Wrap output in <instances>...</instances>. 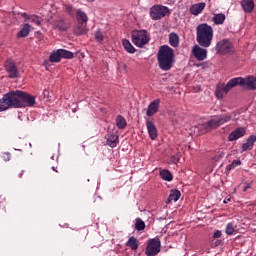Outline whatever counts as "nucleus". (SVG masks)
Returning a JSON list of instances; mask_svg holds the SVG:
<instances>
[{
    "mask_svg": "<svg viewBox=\"0 0 256 256\" xmlns=\"http://www.w3.org/2000/svg\"><path fill=\"white\" fill-rule=\"evenodd\" d=\"M53 29H57V31H60L61 33L67 31L68 29H71V21L67 19L64 16H60L53 20L52 22Z\"/></svg>",
    "mask_w": 256,
    "mask_h": 256,
    "instance_id": "nucleus-11",
    "label": "nucleus"
},
{
    "mask_svg": "<svg viewBox=\"0 0 256 256\" xmlns=\"http://www.w3.org/2000/svg\"><path fill=\"white\" fill-rule=\"evenodd\" d=\"M64 11H66L68 15H75V10L73 9V6L71 4L64 5Z\"/></svg>",
    "mask_w": 256,
    "mask_h": 256,
    "instance_id": "nucleus-36",
    "label": "nucleus"
},
{
    "mask_svg": "<svg viewBox=\"0 0 256 256\" xmlns=\"http://www.w3.org/2000/svg\"><path fill=\"white\" fill-rule=\"evenodd\" d=\"M49 61L51 63H59L61 61V54L59 50L50 55Z\"/></svg>",
    "mask_w": 256,
    "mask_h": 256,
    "instance_id": "nucleus-32",
    "label": "nucleus"
},
{
    "mask_svg": "<svg viewBox=\"0 0 256 256\" xmlns=\"http://www.w3.org/2000/svg\"><path fill=\"white\" fill-rule=\"evenodd\" d=\"M95 40L97 43H103L105 39V35H103V32H101V29H98L94 34Z\"/></svg>",
    "mask_w": 256,
    "mask_h": 256,
    "instance_id": "nucleus-34",
    "label": "nucleus"
},
{
    "mask_svg": "<svg viewBox=\"0 0 256 256\" xmlns=\"http://www.w3.org/2000/svg\"><path fill=\"white\" fill-rule=\"evenodd\" d=\"M160 103H161L160 99H155L148 105V108L146 111L147 117H153V115L159 112Z\"/></svg>",
    "mask_w": 256,
    "mask_h": 256,
    "instance_id": "nucleus-16",
    "label": "nucleus"
},
{
    "mask_svg": "<svg viewBox=\"0 0 256 256\" xmlns=\"http://www.w3.org/2000/svg\"><path fill=\"white\" fill-rule=\"evenodd\" d=\"M146 129L148 131V135L152 141H155L157 139L159 133L157 131V126L155 125V122L146 120Z\"/></svg>",
    "mask_w": 256,
    "mask_h": 256,
    "instance_id": "nucleus-15",
    "label": "nucleus"
},
{
    "mask_svg": "<svg viewBox=\"0 0 256 256\" xmlns=\"http://www.w3.org/2000/svg\"><path fill=\"white\" fill-rule=\"evenodd\" d=\"M149 41L150 38L145 30H134L132 32V43H134L136 47H143L147 45Z\"/></svg>",
    "mask_w": 256,
    "mask_h": 256,
    "instance_id": "nucleus-8",
    "label": "nucleus"
},
{
    "mask_svg": "<svg viewBox=\"0 0 256 256\" xmlns=\"http://www.w3.org/2000/svg\"><path fill=\"white\" fill-rule=\"evenodd\" d=\"M171 161L175 164L179 163V161H181V154L177 153L174 156H172Z\"/></svg>",
    "mask_w": 256,
    "mask_h": 256,
    "instance_id": "nucleus-38",
    "label": "nucleus"
},
{
    "mask_svg": "<svg viewBox=\"0 0 256 256\" xmlns=\"http://www.w3.org/2000/svg\"><path fill=\"white\" fill-rule=\"evenodd\" d=\"M219 237H221V231L215 230L214 234H213V238L214 239H219Z\"/></svg>",
    "mask_w": 256,
    "mask_h": 256,
    "instance_id": "nucleus-42",
    "label": "nucleus"
},
{
    "mask_svg": "<svg viewBox=\"0 0 256 256\" xmlns=\"http://www.w3.org/2000/svg\"><path fill=\"white\" fill-rule=\"evenodd\" d=\"M116 126L118 129H125L127 127V120L123 116L119 115L116 117Z\"/></svg>",
    "mask_w": 256,
    "mask_h": 256,
    "instance_id": "nucleus-31",
    "label": "nucleus"
},
{
    "mask_svg": "<svg viewBox=\"0 0 256 256\" xmlns=\"http://www.w3.org/2000/svg\"><path fill=\"white\" fill-rule=\"evenodd\" d=\"M196 41L200 47L207 49L213 43V27L207 23L199 24L196 27Z\"/></svg>",
    "mask_w": 256,
    "mask_h": 256,
    "instance_id": "nucleus-2",
    "label": "nucleus"
},
{
    "mask_svg": "<svg viewBox=\"0 0 256 256\" xmlns=\"http://www.w3.org/2000/svg\"><path fill=\"white\" fill-rule=\"evenodd\" d=\"M223 157H225L224 152H218V154H216V155L213 157V160H214V161H220V159H223Z\"/></svg>",
    "mask_w": 256,
    "mask_h": 256,
    "instance_id": "nucleus-39",
    "label": "nucleus"
},
{
    "mask_svg": "<svg viewBox=\"0 0 256 256\" xmlns=\"http://www.w3.org/2000/svg\"><path fill=\"white\" fill-rule=\"evenodd\" d=\"M227 171H231V169H235V166L231 163L226 167Z\"/></svg>",
    "mask_w": 256,
    "mask_h": 256,
    "instance_id": "nucleus-44",
    "label": "nucleus"
},
{
    "mask_svg": "<svg viewBox=\"0 0 256 256\" xmlns=\"http://www.w3.org/2000/svg\"><path fill=\"white\" fill-rule=\"evenodd\" d=\"M232 165H233L234 167H238V165H241V162H240L239 160H234V161L232 162Z\"/></svg>",
    "mask_w": 256,
    "mask_h": 256,
    "instance_id": "nucleus-43",
    "label": "nucleus"
},
{
    "mask_svg": "<svg viewBox=\"0 0 256 256\" xmlns=\"http://www.w3.org/2000/svg\"><path fill=\"white\" fill-rule=\"evenodd\" d=\"M181 199V191L179 190H171L170 195L168 197V202L171 203V201L177 202Z\"/></svg>",
    "mask_w": 256,
    "mask_h": 256,
    "instance_id": "nucleus-28",
    "label": "nucleus"
},
{
    "mask_svg": "<svg viewBox=\"0 0 256 256\" xmlns=\"http://www.w3.org/2000/svg\"><path fill=\"white\" fill-rule=\"evenodd\" d=\"M226 16L223 13L214 14L212 21L214 25H223L225 23Z\"/></svg>",
    "mask_w": 256,
    "mask_h": 256,
    "instance_id": "nucleus-25",
    "label": "nucleus"
},
{
    "mask_svg": "<svg viewBox=\"0 0 256 256\" xmlns=\"http://www.w3.org/2000/svg\"><path fill=\"white\" fill-rule=\"evenodd\" d=\"M23 173H25V171H21V173L19 174V177L21 178V177H23Z\"/></svg>",
    "mask_w": 256,
    "mask_h": 256,
    "instance_id": "nucleus-47",
    "label": "nucleus"
},
{
    "mask_svg": "<svg viewBox=\"0 0 256 256\" xmlns=\"http://www.w3.org/2000/svg\"><path fill=\"white\" fill-rule=\"evenodd\" d=\"M229 85V82L227 84H222L220 87L216 89V97L217 99H223L224 95H227L231 89L227 90V86Z\"/></svg>",
    "mask_w": 256,
    "mask_h": 256,
    "instance_id": "nucleus-22",
    "label": "nucleus"
},
{
    "mask_svg": "<svg viewBox=\"0 0 256 256\" xmlns=\"http://www.w3.org/2000/svg\"><path fill=\"white\" fill-rule=\"evenodd\" d=\"M241 7L245 13H253V10L255 9V1L242 0Z\"/></svg>",
    "mask_w": 256,
    "mask_h": 256,
    "instance_id": "nucleus-19",
    "label": "nucleus"
},
{
    "mask_svg": "<svg viewBox=\"0 0 256 256\" xmlns=\"http://www.w3.org/2000/svg\"><path fill=\"white\" fill-rule=\"evenodd\" d=\"M135 229L136 231H145V222L141 218H136Z\"/></svg>",
    "mask_w": 256,
    "mask_h": 256,
    "instance_id": "nucleus-33",
    "label": "nucleus"
},
{
    "mask_svg": "<svg viewBox=\"0 0 256 256\" xmlns=\"http://www.w3.org/2000/svg\"><path fill=\"white\" fill-rule=\"evenodd\" d=\"M251 186L249 185V184H247L245 187H244V189H243V191L245 192V191H247V189H249Z\"/></svg>",
    "mask_w": 256,
    "mask_h": 256,
    "instance_id": "nucleus-46",
    "label": "nucleus"
},
{
    "mask_svg": "<svg viewBox=\"0 0 256 256\" xmlns=\"http://www.w3.org/2000/svg\"><path fill=\"white\" fill-rule=\"evenodd\" d=\"M238 85H241V87H245L247 91H256V77L253 75H248L244 78H232L228 81L226 91H229V89H233V87H237Z\"/></svg>",
    "mask_w": 256,
    "mask_h": 256,
    "instance_id": "nucleus-4",
    "label": "nucleus"
},
{
    "mask_svg": "<svg viewBox=\"0 0 256 256\" xmlns=\"http://www.w3.org/2000/svg\"><path fill=\"white\" fill-rule=\"evenodd\" d=\"M88 2H90V3H93V1H95V0H87Z\"/></svg>",
    "mask_w": 256,
    "mask_h": 256,
    "instance_id": "nucleus-49",
    "label": "nucleus"
},
{
    "mask_svg": "<svg viewBox=\"0 0 256 256\" xmlns=\"http://www.w3.org/2000/svg\"><path fill=\"white\" fill-rule=\"evenodd\" d=\"M205 7H207L205 2L193 4L190 6V13L195 16L200 15V13H203Z\"/></svg>",
    "mask_w": 256,
    "mask_h": 256,
    "instance_id": "nucleus-18",
    "label": "nucleus"
},
{
    "mask_svg": "<svg viewBox=\"0 0 256 256\" xmlns=\"http://www.w3.org/2000/svg\"><path fill=\"white\" fill-rule=\"evenodd\" d=\"M42 21L43 19H41V17L37 15H32L30 17V23H34V25H36L37 27H40Z\"/></svg>",
    "mask_w": 256,
    "mask_h": 256,
    "instance_id": "nucleus-35",
    "label": "nucleus"
},
{
    "mask_svg": "<svg viewBox=\"0 0 256 256\" xmlns=\"http://www.w3.org/2000/svg\"><path fill=\"white\" fill-rule=\"evenodd\" d=\"M160 177L161 179H163V181H168V182L173 181V174L171 173V171L166 169H163L160 171Z\"/></svg>",
    "mask_w": 256,
    "mask_h": 256,
    "instance_id": "nucleus-27",
    "label": "nucleus"
},
{
    "mask_svg": "<svg viewBox=\"0 0 256 256\" xmlns=\"http://www.w3.org/2000/svg\"><path fill=\"white\" fill-rule=\"evenodd\" d=\"M159 253H161V240L159 238L150 239L145 250V255L156 256Z\"/></svg>",
    "mask_w": 256,
    "mask_h": 256,
    "instance_id": "nucleus-10",
    "label": "nucleus"
},
{
    "mask_svg": "<svg viewBox=\"0 0 256 256\" xmlns=\"http://www.w3.org/2000/svg\"><path fill=\"white\" fill-rule=\"evenodd\" d=\"M215 51L218 55H231L233 53V44L229 39H222L216 43Z\"/></svg>",
    "mask_w": 256,
    "mask_h": 256,
    "instance_id": "nucleus-9",
    "label": "nucleus"
},
{
    "mask_svg": "<svg viewBox=\"0 0 256 256\" xmlns=\"http://www.w3.org/2000/svg\"><path fill=\"white\" fill-rule=\"evenodd\" d=\"M229 201H231V197L225 198L224 201H223V203L227 204V203H229Z\"/></svg>",
    "mask_w": 256,
    "mask_h": 256,
    "instance_id": "nucleus-45",
    "label": "nucleus"
},
{
    "mask_svg": "<svg viewBox=\"0 0 256 256\" xmlns=\"http://www.w3.org/2000/svg\"><path fill=\"white\" fill-rule=\"evenodd\" d=\"M76 21L78 24L74 27V35H85L89 31L87 29V21H89L87 13L81 9L76 10Z\"/></svg>",
    "mask_w": 256,
    "mask_h": 256,
    "instance_id": "nucleus-5",
    "label": "nucleus"
},
{
    "mask_svg": "<svg viewBox=\"0 0 256 256\" xmlns=\"http://www.w3.org/2000/svg\"><path fill=\"white\" fill-rule=\"evenodd\" d=\"M256 135H251L245 143L242 144V151H251L255 145Z\"/></svg>",
    "mask_w": 256,
    "mask_h": 256,
    "instance_id": "nucleus-21",
    "label": "nucleus"
},
{
    "mask_svg": "<svg viewBox=\"0 0 256 256\" xmlns=\"http://www.w3.org/2000/svg\"><path fill=\"white\" fill-rule=\"evenodd\" d=\"M31 33V25L29 23L24 24L22 29L17 33L18 39H23V37H27Z\"/></svg>",
    "mask_w": 256,
    "mask_h": 256,
    "instance_id": "nucleus-23",
    "label": "nucleus"
},
{
    "mask_svg": "<svg viewBox=\"0 0 256 256\" xmlns=\"http://www.w3.org/2000/svg\"><path fill=\"white\" fill-rule=\"evenodd\" d=\"M7 109H21L20 90L9 91L0 99V113Z\"/></svg>",
    "mask_w": 256,
    "mask_h": 256,
    "instance_id": "nucleus-3",
    "label": "nucleus"
},
{
    "mask_svg": "<svg viewBox=\"0 0 256 256\" xmlns=\"http://www.w3.org/2000/svg\"><path fill=\"white\" fill-rule=\"evenodd\" d=\"M229 121H231V115L229 114L216 115L206 122L204 127L207 131H211V129H217V127H221V125H225Z\"/></svg>",
    "mask_w": 256,
    "mask_h": 256,
    "instance_id": "nucleus-6",
    "label": "nucleus"
},
{
    "mask_svg": "<svg viewBox=\"0 0 256 256\" xmlns=\"http://www.w3.org/2000/svg\"><path fill=\"white\" fill-rule=\"evenodd\" d=\"M58 51L60 53L61 59H73V57H75V55L71 51L65 49H58Z\"/></svg>",
    "mask_w": 256,
    "mask_h": 256,
    "instance_id": "nucleus-30",
    "label": "nucleus"
},
{
    "mask_svg": "<svg viewBox=\"0 0 256 256\" xmlns=\"http://www.w3.org/2000/svg\"><path fill=\"white\" fill-rule=\"evenodd\" d=\"M157 61L162 71H171L175 63V50L168 45L160 46L157 53Z\"/></svg>",
    "mask_w": 256,
    "mask_h": 256,
    "instance_id": "nucleus-1",
    "label": "nucleus"
},
{
    "mask_svg": "<svg viewBox=\"0 0 256 256\" xmlns=\"http://www.w3.org/2000/svg\"><path fill=\"white\" fill-rule=\"evenodd\" d=\"M167 15H171L169 7L167 6L154 5L150 8V17L153 21H159V19H163V17H167Z\"/></svg>",
    "mask_w": 256,
    "mask_h": 256,
    "instance_id": "nucleus-7",
    "label": "nucleus"
},
{
    "mask_svg": "<svg viewBox=\"0 0 256 256\" xmlns=\"http://www.w3.org/2000/svg\"><path fill=\"white\" fill-rule=\"evenodd\" d=\"M169 44L171 47H179V35L176 33L169 34Z\"/></svg>",
    "mask_w": 256,
    "mask_h": 256,
    "instance_id": "nucleus-29",
    "label": "nucleus"
},
{
    "mask_svg": "<svg viewBox=\"0 0 256 256\" xmlns=\"http://www.w3.org/2000/svg\"><path fill=\"white\" fill-rule=\"evenodd\" d=\"M4 67L10 79H17V77H19V69H17V65L13 60H7Z\"/></svg>",
    "mask_w": 256,
    "mask_h": 256,
    "instance_id": "nucleus-13",
    "label": "nucleus"
},
{
    "mask_svg": "<svg viewBox=\"0 0 256 256\" xmlns=\"http://www.w3.org/2000/svg\"><path fill=\"white\" fill-rule=\"evenodd\" d=\"M192 55L197 61H205L207 59V49L199 45H194L192 48Z\"/></svg>",
    "mask_w": 256,
    "mask_h": 256,
    "instance_id": "nucleus-14",
    "label": "nucleus"
},
{
    "mask_svg": "<svg viewBox=\"0 0 256 256\" xmlns=\"http://www.w3.org/2000/svg\"><path fill=\"white\" fill-rule=\"evenodd\" d=\"M106 144L112 149L119 145V135L117 134H108L106 137Z\"/></svg>",
    "mask_w": 256,
    "mask_h": 256,
    "instance_id": "nucleus-20",
    "label": "nucleus"
},
{
    "mask_svg": "<svg viewBox=\"0 0 256 256\" xmlns=\"http://www.w3.org/2000/svg\"><path fill=\"white\" fill-rule=\"evenodd\" d=\"M52 170L56 171V173H57V169L55 168V166L52 167Z\"/></svg>",
    "mask_w": 256,
    "mask_h": 256,
    "instance_id": "nucleus-48",
    "label": "nucleus"
},
{
    "mask_svg": "<svg viewBox=\"0 0 256 256\" xmlns=\"http://www.w3.org/2000/svg\"><path fill=\"white\" fill-rule=\"evenodd\" d=\"M122 45H123L125 51H127V53L133 54V53H135V51H137L135 49V47L133 46V44H131V42L127 39L122 40Z\"/></svg>",
    "mask_w": 256,
    "mask_h": 256,
    "instance_id": "nucleus-26",
    "label": "nucleus"
},
{
    "mask_svg": "<svg viewBox=\"0 0 256 256\" xmlns=\"http://www.w3.org/2000/svg\"><path fill=\"white\" fill-rule=\"evenodd\" d=\"M2 159H3V161H11V153H9V152H4V153L2 154Z\"/></svg>",
    "mask_w": 256,
    "mask_h": 256,
    "instance_id": "nucleus-40",
    "label": "nucleus"
},
{
    "mask_svg": "<svg viewBox=\"0 0 256 256\" xmlns=\"http://www.w3.org/2000/svg\"><path fill=\"white\" fill-rule=\"evenodd\" d=\"M246 130L243 127L236 128L233 130L229 136L228 141H237V139H241V137H245Z\"/></svg>",
    "mask_w": 256,
    "mask_h": 256,
    "instance_id": "nucleus-17",
    "label": "nucleus"
},
{
    "mask_svg": "<svg viewBox=\"0 0 256 256\" xmlns=\"http://www.w3.org/2000/svg\"><path fill=\"white\" fill-rule=\"evenodd\" d=\"M35 105V96L20 90V109L23 107H33Z\"/></svg>",
    "mask_w": 256,
    "mask_h": 256,
    "instance_id": "nucleus-12",
    "label": "nucleus"
},
{
    "mask_svg": "<svg viewBox=\"0 0 256 256\" xmlns=\"http://www.w3.org/2000/svg\"><path fill=\"white\" fill-rule=\"evenodd\" d=\"M126 247H130L132 251H137L139 249V241L135 236H131L126 242Z\"/></svg>",
    "mask_w": 256,
    "mask_h": 256,
    "instance_id": "nucleus-24",
    "label": "nucleus"
},
{
    "mask_svg": "<svg viewBox=\"0 0 256 256\" xmlns=\"http://www.w3.org/2000/svg\"><path fill=\"white\" fill-rule=\"evenodd\" d=\"M233 233H235V227L233 226V223H228L226 226V234L233 235Z\"/></svg>",
    "mask_w": 256,
    "mask_h": 256,
    "instance_id": "nucleus-37",
    "label": "nucleus"
},
{
    "mask_svg": "<svg viewBox=\"0 0 256 256\" xmlns=\"http://www.w3.org/2000/svg\"><path fill=\"white\" fill-rule=\"evenodd\" d=\"M31 16L32 15H29V14H27V13H21V17L23 18V19H25L26 21H30L31 20Z\"/></svg>",
    "mask_w": 256,
    "mask_h": 256,
    "instance_id": "nucleus-41",
    "label": "nucleus"
}]
</instances>
